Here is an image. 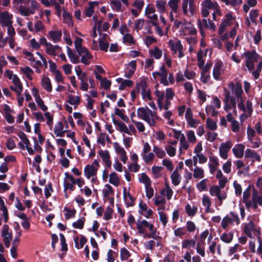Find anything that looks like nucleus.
Instances as JSON below:
<instances>
[{
    "mask_svg": "<svg viewBox=\"0 0 262 262\" xmlns=\"http://www.w3.org/2000/svg\"><path fill=\"white\" fill-rule=\"evenodd\" d=\"M186 229L189 232H193L195 231L196 226L194 223L191 221H188L186 222Z\"/></svg>",
    "mask_w": 262,
    "mask_h": 262,
    "instance_id": "338daca9",
    "label": "nucleus"
},
{
    "mask_svg": "<svg viewBox=\"0 0 262 262\" xmlns=\"http://www.w3.org/2000/svg\"><path fill=\"white\" fill-rule=\"evenodd\" d=\"M99 155L104 162L108 160L111 158L110 152L108 150H100L99 151Z\"/></svg>",
    "mask_w": 262,
    "mask_h": 262,
    "instance_id": "603ef678",
    "label": "nucleus"
},
{
    "mask_svg": "<svg viewBox=\"0 0 262 262\" xmlns=\"http://www.w3.org/2000/svg\"><path fill=\"white\" fill-rule=\"evenodd\" d=\"M63 125L61 122H57L54 128V134L57 137H62L64 135V131L63 130Z\"/></svg>",
    "mask_w": 262,
    "mask_h": 262,
    "instance_id": "cd10ccee",
    "label": "nucleus"
},
{
    "mask_svg": "<svg viewBox=\"0 0 262 262\" xmlns=\"http://www.w3.org/2000/svg\"><path fill=\"white\" fill-rule=\"evenodd\" d=\"M21 71L23 74L25 75L27 79L30 80L32 79L33 71L30 68L28 67H25L24 68H21Z\"/></svg>",
    "mask_w": 262,
    "mask_h": 262,
    "instance_id": "4c0bfd02",
    "label": "nucleus"
},
{
    "mask_svg": "<svg viewBox=\"0 0 262 262\" xmlns=\"http://www.w3.org/2000/svg\"><path fill=\"white\" fill-rule=\"evenodd\" d=\"M115 114L116 115H117L119 117H120V118L122 120H123L124 122H125L126 123L129 122V120L128 117L126 115H125L124 114H123V111H124V110H120L119 108L116 107L115 108Z\"/></svg>",
    "mask_w": 262,
    "mask_h": 262,
    "instance_id": "c9c22d12",
    "label": "nucleus"
},
{
    "mask_svg": "<svg viewBox=\"0 0 262 262\" xmlns=\"http://www.w3.org/2000/svg\"><path fill=\"white\" fill-rule=\"evenodd\" d=\"M78 55L81 57V62L85 65H89L90 63L89 60L92 59L93 57L88 50V51H83V53Z\"/></svg>",
    "mask_w": 262,
    "mask_h": 262,
    "instance_id": "6ab92c4d",
    "label": "nucleus"
},
{
    "mask_svg": "<svg viewBox=\"0 0 262 262\" xmlns=\"http://www.w3.org/2000/svg\"><path fill=\"white\" fill-rule=\"evenodd\" d=\"M203 205L206 207L205 212L208 213L210 211V206L211 203L209 197L207 195H204L202 198Z\"/></svg>",
    "mask_w": 262,
    "mask_h": 262,
    "instance_id": "7c9ffc66",
    "label": "nucleus"
},
{
    "mask_svg": "<svg viewBox=\"0 0 262 262\" xmlns=\"http://www.w3.org/2000/svg\"><path fill=\"white\" fill-rule=\"evenodd\" d=\"M210 161L211 162V163L209 164L210 171L211 173H213L219 165L218 158L215 156H211L210 157Z\"/></svg>",
    "mask_w": 262,
    "mask_h": 262,
    "instance_id": "5701e85b",
    "label": "nucleus"
},
{
    "mask_svg": "<svg viewBox=\"0 0 262 262\" xmlns=\"http://www.w3.org/2000/svg\"><path fill=\"white\" fill-rule=\"evenodd\" d=\"M141 217H139V219L137 220L136 223L137 229H138V233L140 234L145 233V230L144 228H148L149 231L155 229L154 225L152 224L149 223L147 221L144 220L140 221Z\"/></svg>",
    "mask_w": 262,
    "mask_h": 262,
    "instance_id": "7ed1b4c3",
    "label": "nucleus"
},
{
    "mask_svg": "<svg viewBox=\"0 0 262 262\" xmlns=\"http://www.w3.org/2000/svg\"><path fill=\"white\" fill-rule=\"evenodd\" d=\"M133 83L134 82L130 80H123L119 86V90L122 91L124 90L126 87H131L133 86Z\"/></svg>",
    "mask_w": 262,
    "mask_h": 262,
    "instance_id": "de8ad7c7",
    "label": "nucleus"
},
{
    "mask_svg": "<svg viewBox=\"0 0 262 262\" xmlns=\"http://www.w3.org/2000/svg\"><path fill=\"white\" fill-rule=\"evenodd\" d=\"M37 105L40 108L42 111H46L48 110L47 106L45 104L43 100L40 97H38L35 99Z\"/></svg>",
    "mask_w": 262,
    "mask_h": 262,
    "instance_id": "bf43d9fd",
    "label": "nucleus"
},
{
    "mask_svg": "<svg viewBox=\"0 0 262 262\" xmlns=\"http://www.w3.org/2000/svg\"><path fill=\"white\" fill-rule=\"evenodd\" d=\"M179 2L180 0H170L168 2V6L174 13L177 12Z\"/></svg>",
    "mask_w": 262,
    "mask_h": 262,
    "instance_id": "864d4df0",
    "label": "nucleus"
},
{
    "mask_svg": "<svg viewBox=\"0 0 262 262\" xmlns=\"http://www.w3.org/2000/svg\"><path fill=\"white\" fill-rule=\"evenodd\" d=\"M186 234L185 227H179L174 231V234L176 236L182 237Z\"/></svg>",
    "mask_w": 262,
    "mask_h": 262,
    "instance_id": "e2e57ef3",
    "label": "nucleus"
},
{
    "mask_svg": "<svg viewBox=\"0 0 262 262\" xmlns=\"http://www.w3.org/2000/svg\"><path fill=\"white\" fill-rule=\"evenodd\" d=\"M97 168L93 165H87L84 169V175L87 179H90L92 176L97 174Z\"/></svg>",
    "mask_w": 262,
    "mask_h": 262,
    "instance_id": "9d476101",
    "label": "nucleus"
},
{
    "mask_svg": "<svg viewBox=\"0 0 262 262\" xmlns=\"http://www.w3.org/2000/svg\"><path fill=\"white\" fill-rule=\"evenodd\" d=\"M29 47L32 49L37 50L40 47V43L34 38H32L29 42Z\"/></svg>",
    "mask_w": 262,
    "mask_h": 262,
    "instance_id": "4d7b16f0",
    "label": "nucleus"
},
{
    "mask_svg": "<svg viewBox=\"0 0 262 262\" xmlns=\"http://www.w3.org/2000/svg\"><path fill=\"white\" fill-rule=\"evenodd\" d=\"M85 220L84 217H80L76 222L73 223V227L74 228L82 229L83 228Z\"/></svg>",
    "mask_w": 262,
    "mask_h": 262,
    "instance_id": "c03bdc74",
    "label": "nucleus"
},
{
    "mask_svg": "<svg viewBox=\"0 0 262 262\" xmlns=\"http://www.w3.org/2000/svg\"><path fill=\"white\" fill-rule=\"evenodd\" d=\"M1 236L6 247L10 246L12 238V233L10 232L9 227L7 224H4L1 229Z\"/></svg>",
    "mask_w": 262,
    "mask_h": 262,
    "instance_id": "f03ea898",
    "label": "nucleus"
},
{
    "mask_svg": "<svg viewBox=\"0 0 262 262\" xmlns=\"http://www.w3.org/2000/svg\"><path fill=\"white\" fill-rule=\"evenodd\" d=\"M114 254L117 255V254L111 249H110L107 253V262H114L115 257Z\"/></svg>",
    "mask_w": 262,
    "mask_h": 262,
    "instance_id": "774afa93",
    "label": "nucleus"
},
{
    "mask_svg": "<svg viewBox=\"0 0 262 262\" xmlns=\"http://www.w3.org/2000/svg\"><path fill=\"white\" fill-rule=\"evenodd\" d=\"M185 209L186 213L189 216H193L198 211V207L196 206H193V207L191 208L190 205L189 204L185 206Z\"/></svg>",
    "mask_w": 262,
    "mask_h": 262,
    "instance_id": "473e14b6",
    "label": "nucleus"
},
{
    "mask_svg": "<svg viewBox=\"0 0 262 262\" xmlns=\"http://www.w3.org/2000/svg\"><path fill=\"white\" fill-rule=\"evenodd\" d=\"M123 42L124 43H128L130 45H135V40L133 36L129 33H126L123 37Z\"/></svg>",
    "mask_w": 262,
    "mask_h": 262,
    "instance_id": "49530a36",
    "label": "nucleus"
},
{
    "mask_svg": "<svg viewBox=\"0 0 262 262\" xmlns=\"http://www.w3.org/2000/svg\"><path fill=\"white\" fill-rule=\"evenodd\" d=\"M58 3L56 2V0H50L51 5H54L56 10L57 15L59 17L60 16L61 13L62 11V16L64 19H66V10H64L63 6L61 7L60 5H64V0H58Z\"/></svg>",
    "mask_w": 262,
    "mask_h": 262,
    "instance_id": "423d86ee",
    "label": "nucleus"
},
{
    "mask_svg": "<svg viewBox=\"0 0 262 262\" xmlns=\"http://www.w3.org/2000/svg\"><path fill=\"white\" fill-rule=\"evenodd\" d=\"M22 141L23 146L25 147L28 153L32 155L34 154V149L30 146V143L29 139L27 138L25 134L19 136Z\"/></svg>",
    "mask_w": 262,
    "mask_h": 262,
    "instance_id": "ddd939ff",
    "label": "nucleus"
},
{
    "mask_svg": "<svg viewBox=\"0 0 262 262\" xmlns=\"http://www.w3.org/2000/svg\"><path fill=\"white\" fill-rule=\"evenodd\" d=\"M67 50L71 61L73 63H79L80 61L79 56L73 53L72 49L68 47H67Z\"/></svg>",
    "mask_w": 262,
    "mask_h": 262,
    "instance_id": "c85d7f7f",
    "label": "nucleus"
},
{
    "mask_svg": "<svg viewBox=\"0 0 262 262\" xmlns=\"http://www.w3.org/2000/svg\"><path fill=\"white\" fill-rule=\"evenodd\" d=\"M62 33L59 31H50L49 32L50 38L54 42H58L61 38Z\"/></svg>",
    "mask_w": 262,
    "mask_h": 262,
    "instance_id": "bb28decb",
    "label": "nucleus"
},
{
    "mask_svg": "<svg viewBox=\"0 0 262 262\" xmlns=\"http://www.w3.org/2000/svg\"><path fill=\"white\" fill-rule=\"evenodd\" d=\"M46 50L47 51V53L48 54L51 55H55L58 52V51H60L61 50V48L58 46L55 45L53 46L51 43H50L48 46H47L46 47Z\"/></svg>",
    "mask_w": 262,
    "mask_h": 262,
    "instance_id": "412c9836",
    "label": "nucleus"
},
{
    "mask_svg": "<svg viewBox=\"0 0 262 262\" xmlns=\"http://www.w3.org/2000/svg\"><path fill=\"white\" fill-rule=\"evenodd\" d=\"M166 1H157L156 2V7L160 13H163L165 11Z\"/></svg>",
    "mask_w": 262,
    "mask_h": 262,
    "instance_id": "58836bf2",
    "label": "nucleus"
},
{
    "mask_svg": "<svg viewBox=\"0 0 262 262\" xmlns=\"http://www.w3.org/2000/svg\"><path fill=\"white\" fill-rule=\"evenodd\" d=\"M127 65L128 67L126 68V71L125 72L124 77L130 78L136 70V60H132Z\"/></svg>",
    "mask_w": 262,
    "mask_h": 262,
    "instance_id": "1a4fd4ad",
    "label": "nucleus"
},
{
    "mask_svg": "<svg viewBox=\"0 0 262 262\" xmlns=\"http://www.w3.org/2000/svg\"><path fill=\"white\" fill-rule=\"evenodd\" d=\"M67 102L72 105H77L80 103V98L78 96L69 95L68 100Z\"/></svg>",
    "mask_w": 262,
    "mask_h": 262,
    "instance_id": "13d9d810",
    "label": "nucleus"
},
{
    "mask_svg": "<svg viewBox=\"0 0 262 262\" xmlns=\"http://www.w3.org/2000/svg\"><path fill=\"white\" fill-rule=\"evenodd\" d=\"M112 84V82L111 80L107 79L106 78H104L102 81L100 82L101 86L104 88L105 90H107L110 89Z\"/></svg>",
    "mask_w": 262,
    "mask_h": 262,
    "instance_id": "69168bd1",
    "label": "nucleus"
},
{
    "mask_svg": "<svg viewBox=\"0 0 262 262\" xmlns=\"http://www.w3.org/2000/svg\"><path fill=\"white\" fill-rule=\"evenodd\" d=\"M194 178L196 179H202L204 177V172L202 168L196 167L194 169L193 174Z\"/></svg>",
    "mask_w": 262,
    "mask_h": 262,
    "instance_id": "37998d69",
    "label": "nucleus"
},
{
    "mask_svg": "<svg viewBox=\"0 0 262 262\" xmlns=\"http://www.w3.org/2000/svg\"><path fill=\"white\" fill-rule=\"evenodd\" d=\"M170 178L171 179V182L174 186H176L179 185L181 182V177L180 174L179 173L177 168L171 174Z\"/></svg>",
    "mask_w": 262,
    "mask_h": 262,
    "instance_id": "f3484780",
    "label": "nucleus"
},
{
    "mask_svg": "<svg viewBox=\"0 0 262 262\" xmlns=\"http://www.w3.org/2000/svg\"><path fill=\"white\" fill-rule=\"evenodd\" d=\"M82 39L77 37L74 41L75 49L78 54H81L84 51H88V49L82 46Z\"/></svg>",
    "mask_w": 262,
    "mask_h": 262,
    "instance_id": "aec40b11",
    "label": "nucleus"
},
{
    "mask_svg": "<svg viewBox=\"0 0 262 262\" xmlns=\"http://www.w3.org/2000/svg\"><path fill=\"white\" fill-rule=\"evenodd\" d=\"M258 16V11L256 9H253L251 10L249 13L250 18L251 21L253 23L256 24V20Z\"/></svg>",
    "mask_w": 262,
    "mask_h": 262,
    "instance_id": "052dcab7",
    "label": "nucleus"
},
{
    "mask_svg": "<svg viewBox=\"0 0 262 262\" xmlns=\"http://www.w3.org/2000/svg\"><path fill=\"white\" fill-rule=\"evenodd\" d=\"M41 84L42 88L47 92L52 91V86L50 78L47 76H43L41 78Z\"/></svg>",
    "mask_w": 262,
    "mask_h": 262,
    "instance_id": "2eb2a0df",
    "label": "nucleus"
},
{
    "mask_svg": "<svg viewBox=\"0 0 262 262\" xmlns=\"http://www.w3.org/2000/svg\"><path fill=\"white\" fill-rule=\"evenodd\" d=\"M169 47L171 51H173L174 53L181 49L183 47L180 40H178L176 43H174L172 40L169 41Z\"/></svg>",
    "mask_w": 262,
    "mask_h": 262,
    "instance_id": "a878e982",
    "label": "nucleus"
},
{
    "mask_svg": "<svg viewBox=\"0 0 262 262\" xmlns=\"http://www.w3.org/2000/svg\"><path fill=\"white\" fill-rule=\"evenodd\" d=\"M223 62L222 61L216 62L213 69V78L217 80L220 79V76L221 74V70L223 66Z\"/></svg>",
    "mask_w": 262,
    "mask_h": 262,
    "instance_id": "dca6fc26",
    "label": "nucleus"
},
{
    "mask_svg": "<svg viewBox=\"0 0 262 262\" xmlns=\"http://www.w3.org/2000/svg\"><path fill=\"white\" fill-rule=\"evenodd\" d=\"M114 115L113 114H112L111 115V116L113 117L112 121H113V123L116 126H117L119 127L121 132H124L128 135H130L131 134H130L129 130H128V129L127 128L126 125L124 123H123L122 122H119V121H118L117 120L115 119L114 118Z\"/></svg>",
    "mask_w": 262,
    "mask_h": 262,
    "instance_id": "4468645a",
    "label": "nucleus"
},
{
    "mask_svg": "<svg viewBox=\"0 0 262 262\" xmlns=\"http://www.w3.org/2000/svg\"><path fill=\"white\" fill-rule=\"evenodd\" d=\"M0 210L2 212L5 223H7L9 220V214L7 207L5 205L4 201L0 198Z\"/></svg>",
    "mask_w": 262,
    "mask_h": 262,
    "instance_id": "a211bd4d",
    "label": "nucleus"
},
{
    "mask_svg": "<svg viewBox=\"0 0 262 262\" xmlns=\"http://www.w3.org/2000/svg\"><path fill=\"white\" fill-rule=\"evenodd\" d=\"M148 109H149L147 106L145 107H139L137 109V116L138 117L143 120H145L148 116Z\"/></svg>",
    "mask_w": 262,
    "mask_h": 262,
    "instance_id": "4be33fe9",
    "label": "nucleus"
},
{
    "mask_svg": "<svg viewBox=\"0 0 262 262\" xmlns=\"http://www.w3.org/2000/svg\"><path fill=\"white\" fill-rule=\"evenodd\" d=\"M14 86H11L10 89L16 94H21L23 92V85L17 76L13 78L12 80Z\"/></svg>",
    "mask_w": 262,
    "mask_h": 262,
    "instance_id": "6e6552de",
    "label": "nucleus"
},
{
    "mask_svg": "<svg viewBox=\"0 0 262 262\" xmlns=\"http://www.w3.org/2000/svg\"><path fill=\"white\" fill-rule=\"evenodd\" d=\"M206 126L208 128L214 130L217 128V124L215 121L210 118H208L206 120Z\"/></svg>",
    "mask_w": 262,
    "mask_h": 262,
    "instance_id": "3c124183",
    "label": "nucleus"
},
{
    "mask_svg": "<svg viewBox=\"0 0 262 262\" xmlns=\"http://www.w3.org/2000/svg\"><path fill=\"white\" fill-rule=\"evenodd\" d=\"M197 58H198V67L200 69H203L204 68L205 61L203 59V51L202 50H200L197 53Z\"/></svg>",
    "mask_w": 262,
    "mask_h": 262,
    "instance_id": "a19ab883",
    "label": "nucleus"
},
{
    "mask_svg": "<svg viewBox=\"0 0 262 262\" xmlns=\"http://www.w3.org/2000/svg\"><path fill=\"white\" fill-rule=\"evenodd\" d=\"M153 151L156 154L157 157L162 159L166 155L165 152L164 150L160 147H159L157 146H154L153 147Z\"/></svg>",
    "mask_w": 262,
    "mask_h": 262,
    "instance_id": "a18cd8bd",
    "label": "nucleus"
},
{
    "mask_svg": "<svg viewBox=\"0 0 262 262\" xmlns=\"http://www.w3.org/2000/svg\"><path fill=\"white\" fill-rule=\"evenodd\" d=\"M217 137V133L209 132L207 133L206 139L211 142H214Z\"/></svg>",
    "mask_w": 262,
    "mask_h": 262,
    "instance_id": "680f3d73",
    "label": "nucleus"
},
{
    "mask_svg": "<svg viewBox=\"0 0 262 262\" xmlns=\"http://www.w3.org/2000/svg\"><path fill=\"white\" fill-rule=\"evenodd\" d=\"M109 182L115 186H118L119 185V178L117 173L112 172L110 174Z\"/></svg>",
    "mask_w": 262,
    "mask_h": 262,
    "instance_id": "2f4dec72",
    "label": "nucleus"
},
{
    "mask_svg": "<svg viewBox=\"0 0 262 262\" xmlns=\"http://www.w3.org/2000/svg\"><path fill=\"white\" fill-rule=\"evenodd\" d=\"M233 186L235 189V193L236 196H239L242 194V189L239 184H238L236 181L233 182Z\"/></svg>",
    "mask_w": 262,
    "mask_h": 262,
    "instance_id": "0e129e2a",
    "label": "nucleus"
},
{
    "mask_svg": "<svg viewBox=\"0 0 262 262\" xmlns=\"http://www.w3.org/2000/svg\"><path fill=\"white\" fill-rule=\"evenodd\" d=\"M12 14L8 11L0 12V25L3 27H7L12 24Z\"/></svg>",
    "mask_w": 262,
    "mask_h": 262,
    "instance_id": "20e7f679",
    "label": "nucleus"
},
{
    "mask_svg": "<svg viewBox=\"0 0 262 262\" xmlns=\"http://www.w3.org/2000/svg\"><path fill=\"white\" fill-rule=\"evenodd\" d=\"M229 88L233 91L237 98L242 99V95L243 93V91L242 84L240 83L237 82L235 86L234 83L231 82L229 85Z\"/></svg>",
    "mask_w": 262,
    "mask_h": 262,
    "instance_id": "0eeeda50",
    "label": "nucleus"
},
{
    "mask_svg": "<svg viewBox=\"0 0 262 262\" xmlns=\"http://www.w3.org/2000/svg\"><path fill=\"white\" fill-rule=\"evenodd\" d=\"M113 212V209L110 206H107L106 211L104 212L103 219L106 221L111 220L112 218Z\"/></svg>",
    "mask_w": 262,
    "mask_h": 262,
    "instance_id": "6e6d98bb",
    "label": "nucleus"
},
{
    "mask_svg": "<svg viewBox=\"0 0 262 262\" xmlns=\"http://www.w3.org/2000/svg\"><path fill=\"white\" fill-rule=\"evenodd\" d=\"M232 147L231 141H228L226 143L223 142L221 144L219 148L220 155L223 159H227L228 158V151Z\"/></svg>",
    "mask_w": 262,
    "mask_h": 262,
    "instance_id": "39448f33",
    "label": "nucleus"
},
{
    "mask_svg": "<svg viewBox=\"0 0 262 262\" xmlns=\"http://www.w3.org/2000/svg\"><path fill=\"white\" fill-rule=\"evenodd\" d=\"M246 57V66L251 71L255 68L254 62L258 61L261 59V56L256 53L255 50L252 51L245 52L244 53Z\"/></svg>",
    "mask_w": 262,
    "mask_h": 262,
    "instance_id": "f257e3e1",
    "label": "nucleus"
},
{
    "mask_svg": "<svg viewBox=\"0 0 262 262\" xmlns=\"http://www.w3.org/2000/svg\"><path fill=\"white\" fill-rule=\"evenodd\" d=\"M196 242L193 239H185L182 241V248L186 249L190 247L194 248L195 246Z\"/></svg>",
    "mask_w": 262,
    "mask_h": 262,
    "instance_id": "f704fd0d",
    "label": "nucleus"
},
{
    "mask_svg": "<svg viewBox=\"0 0 262 262\" xmlns=\"http://www.w3.org/2000/svg\"><path fill=\"white\" fill-rule=\"evenodd\" d=\"M78 78L80 81V89L83 91H87L89 88L88 81H89V78L88 77L86 73L83 72V74Z\"/></svg>",
    "mask_w": 262,
    "mask_h": 262,
    "instance_id": "9b49d317",
    "label": "nucleus"
},
{
    "mask_svg": "<svg viewBox=\"0 0 262 262\" xmlns=\"http://www.w3.org/2000/svg\"><path fill=\"white\" fill-rule=\"evenodd\" d=\"M130 256L129 252L125 248H122L120 250V258L122 261L127 259Z\"/></svg>",
    "mask_w": 262,
    "mask_h": 262,
    "instance_id": "09e8293b",
    "label": "nucleus"
},
{
    "mask_svg": "<svg viewBox=\"0 0 262 262\" xmlns=\"http://www.w3.org/2000/svg\"><path fill=\"white\" fill-rule=\"evenodd\" d=\"M210 194L212 196L215 195L219 200L222 201L221 188L219 186L212 185L210 189Z\"/></svg>",
    "mask_w": 262,
    "mask_h": 262,
    "instance_id": "c756f323",
    "label": "nucleus"
},
{
    "mask_svg": "<svg viewBox=\"0 0 262 262\" xmlns=\"http://www.w3.org/2000/svg\"><path fill=\"white\" fill-rule=\"evenodd\" d=\"M147 88V83L144 80H141L138 83H137L136 85L135 89L134 90H136V92L137 93H140V89L142 90V97H144L143 93L145 92V89Z\"/></svg>",
    "mask_w": 262,
    "mask_h": 262,
    "instance_id": "393cba45",
    "label": "nucleus"
},
{
    "mask_svg": "<svg viewBox=\"0 0 262 262\" xmlns=\"http://www.w3.org/2000/svg\"><path fill=\"white\" fill-rule=\"evenodd\" d=\"M140 183H144L145 186L151 185V180L146 175L145 173L141 174V178L139 179Z\"/></svg>",
    "mask_w": 262,
    "mask_h": 262,
    "instance_id": "8fccbe9b",
    "label": "nucleus"
},
{
    "mask_svg": "<svg viewBox=\"0 0 262 262\" xmlns=\"http://www.w3.org/2000/svg\"><path fill=\"white\" fill-rule=\"evenodd\" d=\"M20 14L23 16H28L34 13L30 7H21L19 10Z\"/></svg>",
    "mask_w": 262,
    "mask_h": 262,
    "instance_id": "ea45409f",
    "label": "nucleus"
},
{
    "mask_svg": "<svg viewBox=\"0 0 262 262\" xmlns=\"http://www.w3.org/2000/svg\"><path fill=\"white\" fill-rule=\"evenodd\" d=\"M149 52L157 59H160L162 55V50L157 47H155L154 50H149Z\"/></svg>",
    "mask_w": 262,
    "mask_h": 262,
    "instance_id": "79ce46f5",
    "label": "nucleus"
},
{
    "mask_svg": "<svg viewBox=\"0 0 262 262\" xmlns=\"http://www.w3.org/2000/svg\"><path fill=\"white\" fill-rule=\"evenodd\" d=\"M252 231H257L255 228V225L253 222H250L248 224H246L244 227V232H250Z\"/></svg>",
    "mask_w": 262,
    "mask_h": 262,
    "instance_id": "5fc2aeb1",
    "label": "nucleus"
},
{
    "mask_svg": "<svg viewBox=\"0 0 262 262\" xmlns=\"http://www.w3.org/2000/svg\"><path fill=\"white\" fill-rule=\"evenodd\" d=\"M233 233L232 232L224 233L220 237L221 239L226 243H230L233 239Z\"/></svg>",
    "mask_w": 262,
    "mask_h": 262,
    "instance_id": "72a5a7b5",
    "label": "nucleus"
},
{
    "mask_svg": "<svg viewBox=\"0 0 262 262\" xmlns=\"http://www.w3.org/2000/svg\"><path fill=\"white\" fill-rule=\"evenodd\" d=\"M245 146L242 144H237L232 148L234 156L237 158H242L244 156Z\"/></svg>",
    "mask_w": 262,
    "mask_h": 262,
    "instance_id": "f8f14e48",
    "label": "nucleus"
},
{
    "mask_svg": "<svg viewBox=\"0 0 262 262\" xmlns=\"http://www.w3.org/2000/svg\"><path fill=\"white\" fill-rule=\"evenodd\" d=\"M202 5L208 9H218L219 8L217 2H212L211 0H204L202 2Z\"/></svg>",
    "mask_w": 262,
    "mask_h": 262,
    "instance_id": "b1692460",
    "label": "nucleus"
},
{
    "mask_svg": "<svg viewBox=\"0 0 262 262\" xmlns=\"http://www.w3.org/2000/svg\"><path fill=\"white\" fill-rule=\"evenodd\" d=\"M209 181L208 179H205L201 181L200 182L198 183L196 185V188L200 191H206L207 190L206 183Z\"/></svg>",
    "mask_w": 262,
    "mask_h": 262,
    "instance_id": "e433bc0d",
    "label": "nucleus"
}]
</instances>
